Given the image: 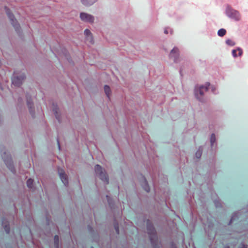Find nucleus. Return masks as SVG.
<instances>
[{
  "mask_svg": "<svg viewBox=\"0 0 248 248\" xmlns=\"http://www.w3.org/2000/svg\"><path fill=\"white\" fill-rule=\"evenodd\" d=\"M209 86L210 83L207 82L204 86L196 87L195 89V95L197 99L201 102L203 101L204 93L208 90Z\"/></svg>",
  "mask_w": 248,
  "mask_h": 248,
  "instance_id": "nucleus-1",
  "label": "nucleus"
},
{
  "mask_svg": "<svg viewBox=\"0 0 248 248\" xmlns=\"http://www.w3.org/2000/svg\"><path fill=\"white\" fill-rule=\"evenodd\" d=\"M226 14L227 16L235 21H239L241 19V15L239 12L232 9L230 6H227L226 8Z\"/></svg>",
  "mask_w": 248,
  "mask_h": 248,
  "instance_id": "nucleus-2",
  "label": "nucleus"
},
{
  "mask_svg": "<svg viewBox=\"0 0 248 248\" xmlns=\"http://www.w3.org/2000/svg\"><path fill=\"white\" fill-rule=\"evenodd\" d=\"M147 229L151 242L153 244L154 241L155 242L156 239L157 240V236L155 230L149 220L147 221Z\"/></svg>",
  "mask_w": 248,
  "mask_h": 248,
  "instance_id": "nucleus-3",
  "label": "nucleus"
},
{
  "mask_svg": "<svg viewBox=\"0 0 248 248\" xmlns=\"http://www.w3.org/2000/svg\"><path fill=\"white\" fill-rule=\"evenodd\" d=\"M95 172L97 175H98L100 179L103 181L108 184V178L104 170H103L102 167L99 165H96L95 166Z\"/></svg>",
  "mask_w": 248,
  "mask_h": 248,
  "instance_id": "nucleus-4",
  "label": "nucleus"
},
{
  "mask_svg": "<svg viewBox=\"0 0 248 248\" xmlns=\"http://www.w3.org/2000/svg\"><path fill=\"white\" fill-rule=\"evenodd\" d=\"M6 13L7 15L9 18L12 25L15 29L16 31L18 32L20 29L19 24L17 23L16 20L15 18L14 15L11 13L10 10L5 7Z\"/></svg>",
  "mask_w": 248,
  "mask_h": 248,
  "instance_id": "nucleus-5",
  "label": "nucleus"
},
{
  "mask_svg": "<svg viewBox=\"0 0 248 248\" xmlns=\"http://www.w3.org/2000/svg\"><path fill=\"white\" fill-rule=\"evenodd\" d=\"M5 155L6 153H4L3 155H2L3 161L9 170H10L12 172H14L15 171V169L13 165L11 157L8 155H7V156H5Z\"/></svg>",
  "mask_w": 248,
  "mask_h": 248,
  "instance_id": "nucleus-6",
  "label": "nucleus"
},
{
  "mask_svg": "<svg viewBox=\"0 0 248 248\" xmlns=\"http://www.w3.org/2000/svg\"><path fill=\"white\" fill-rule=\"evenodd\" d=\"M25 78L24 74H22L19 77L14 76L12 79V84L16 86L19 87L22 84V82Z\"/></svg>",
  "mask_w": 248,
  "mask_h": 248,
  "instance_id": "nucleus-7",
  "label": "nucleus"
},
{
  "mask_svg": "<svg viewBox=\"0 0 248 248\" xmlns=\"http://www.w3.org/2000/svg\"><path fill=\"white\" fill-rule=\"evenodd\" d=\"M80 17L82 21L85 22L93 23L94 20L93 16L85 13H81L80 15Z\"/></svg>",
  "mask_w": 248,
  "mask_h": 248,
  "instance_id": "nucleus-8",
  "label": "nucleus"
},
{
  "mask_svg": "<svg viewBox=\"0 0 248 248\" xmlns=\"http://www.w3.org/2000/svg\"><path fill=\"white\" fill-rule=\"evenodd\" d=\"M58 173L62 183L65 186H67L68 183V178L66 174H65L64 170L62 169L58 168Z\"/></svg>",
  "mask_w": 248,
  "mask_h": 248,
  "instance_id": "nucleus-9",
  "label": "nucleus"
},
{
  "mask_svg": "<svg viewBox=\"0 0 248 248\" xmlns=\"http://www.w3.org/2000/svg\"><path fill=\"white\" fill-rule=\"evenodd\" d=\"M179 49L177 47H174L170 53V56L174 58V62H177V58L179 56Z\"/></svg>",
  "mask_w": 248,
  "mask_h": 248,
  "instance_id": "nucleus-10",
  "label": "nucleus"
},
{
  "mask_svg": "<svg viewBox=\"0 0 248 248\" xmlns=\"http://www.w3.org/2000/svg\"><path fill=\"white\" fill-rule=\"evenodd\" d=\"M142 182L141 183V186L143 187V189L147 192L150 191V187L148 185L147 181L145 179L144 177H142Z\"/></svg>",
  "mask_w": 248,
  "mask_h": 248,
  "instance_id": "nucleus-11",
  "label": "nucleus"
},
{
  "mask_svg": "<svg viewBox=\"0 0 248 248\" xmlns=\"http://www.w3.org/2000/svg\"><path fill=\"white\" fill-rule=\"evenodd\" d=\"M97 0H81V3L85 6H88L94 3Z\"/></svg>",
  "mask_w": 248,
  "mask_h": 248,
  "instance_id": "nucleus-12",
  "label": "nucleus"
},
{
  "mask_svg": "<svg viewBox=\"0 0 248 248\" xmlns=\"http://www.w3.org/2000/svg\"><path fill=\"white\" fill-rule=\"evenodd\" d=\"M27 102L30 112L33 116V113L32 111V107L33 106V103L32 101H31L30 98L28 96H27Z\"/></svg>",
  "mask_w": 248,
  "mask_h": 248,
  "instance_id": "nucleus-13",
  "label": "nucleus"
},
{
  "mask_svg": "<svg viewBox=\"0 0 248 248\" xmlns=\"http://www.w3.org/2000/svg\"><path fill=\"white\" fill-rule=\"evenodd\" d=\"M84 34L86 36L87 38L88 39L90 40V42L91 43H93V37H92V33L88 29H86L84 31Z\"/></svg>",
  "mask_w": 248,
  "mask_h": 248,
  "instance_id": "nucleus-14",
  "label": "nucleus"
},
{
  "mask_svg": "<svg viewBox=\"0 0 248 248\" xmlns=\"http://www.w3.org/2000/svg\"><path fill=\"white\" fill-rule=\"evenodd\" d=\"M243 53V51L240 48L237 49H234L232 51V54L233 57H236L237 56H241Z\"/></svg>",
  "mask_w": 248,
  "mask_h": 248,
  "instance_id": "nucleus-15",
  "label": "nucleus"
},
{
  "mask_svg": "<svg viewBox=\"0 0 248 248\" xmlns=\"http://www.w3.org/2000/svg\"><path fill=\"white\" fill-rule=\"evenodd\" d=\"M104 91H105V93L106 95L109 99L110 94V93H111V91H110V89L108 85H105L104 86Z\"/></svg>",
  "mask_w": 248,
  "mask_h": 248,
  "instance_id": "nucleus-16",
  "label": "nucleus"
},
{
  "mask_svg": "<svg viewBox=\"0 0 248 248\" xmlns=\"http://www.w3.org/2000/svg\"><path fill=\"white\" fill-rule=\"evenodd\" d=\"M226 33V31L224 29H220L217 31V34L220 37L224 36Z\"/></svg>",
  "mask_w": 248,
  "mask_h": 248,
  "instance_id": "nucleus-17",
  "label": "nucleus"
},
{
  "mask_svg": "<svg viewBox=\"0 0 248 248\" xmlns=\"http://www.w3.org/2000/svg\"><path fill=\"white\" fill-rule=\"evenodd\" d=\"M33 180L31 179H29L27 182V185L30 188H31L33 187Z\"/></svg>",
  "mask_w": 248,
  "mask_h": 248,
  "instance_id": "nucleus-18",
  "label": "nucleus"
},
{
  "mask_svg": "<svg viewBox=\"0 0 248 248\" xmlns=\"http://www.w3.org/2000/svg\"><path fill=\"white\" fill-rule=\"evenodd\" d=\"M216 141V136L214 134H212L210 138V142L211 146L213 145L214 143Z\"/></svg>",
  "mask_w": 248,
  "mask_h": 248,
  "instance_id": "nucleus-19",
  "label": "nucleus"
},
{
  "mask_svg": "<svg viewBox=\"0 0 248 248\" xmlns=\"http://www.w3.org/2000/svg\"><path fill=\"white\" fill-rule=\"evenodd\" d=\"M54 244H55V245H56L57 247H58V244H59V236L57 235H56L54 236Z\"/></svg>",
  "mask_w": 248,
  "mask_h": 248,
  "instance_id": "nucleus-20",
  "label": "nucleus"
},
{
  "mask_svg": "<svg viewBox=\"0 0 248 248\" xmlns=\"http://www.w3.org/2000/svg\"><path fill=\"white\" fill-rule=\"evenodd\" d=\"M202 150L199 149L196 153L195 155L197 158H200L201 157V156H202Z\"/></svg>",
  "mask_w": 248,
  "mask_h": 248,
  "instance_id": "nucleus-21",
  "label": "nucleus"
},
{
  "mask_svg": "<svg viewBox=\"0 0 248 248\" xmlns=\"http://www.w3.org/2000/svg\"><path fill=\"white\" fill-rule=\"evenodd\" d=\"M114 228L115 229V231L117 234L119 233V225L118 224H116L114 225Z\"/></svg>",
  "mask_w": 248,
  "mask_h": 248,
  "instance_id": "nucleus-22",
  "label": "nucleus"
},
{
  "mask_svg": "<svg viewBox=\"0 0 248 248\" xmlns=\"http://www.w3.org/2000/svg\"><path fill=\"white\" fill-rule=\"evenodd\" d=\"M226 43L229 45L233 46L234 45V43L231 40H228L226 41Z\"/></svg>",
  "mask_w": 248,
  "mask_h": 248,
  "instance_id": "nucleus-23",
  "label": "nucleus"
},
{
  "mask_svg": "<svg viewBox=\"0 0 248 248\" xmlns=\"http://www.w3.org/2000/svg\"><path fill=\"white\" fill-rule=\"evenodd\" d=\"M107 200H108L109 205H110L111 204V200H110V197L108 196H107Z\"/></svg>",
  "mask_w": 248,
  "mask_h": 248,
  "instance_id": "nucleus-24",
  "label": "nucleus"
},
{
  "mask_svg": "<svg viewBox=\"0 0 248 248\" xmlns=\"http://www.w3.org/2000/svg\"><path fill=\"white\" fill-rule=\"evenodd\" d=\"M5 231L7 233H8L9 232V231H10V228L9 227H7V226H5Z\"/></svg>",
  "mask_w": 248,
  "mask_h": 248,
  "instance_id": "nucleus-25",
  "label": "nucleus"
},
{
  "mask_svg": "<svg viewBox=\"0 0 248 248\" xmlns=\"http://www.w3.org/2000/svg\"><path fill=\"white\" fill-rule=\"evenodd\" d=\"M54 111L55 112V116H56V118L59 120V118H58V112H57V108H55L54 109Z\"/></svg>",
  "mask_w": 248,
  "mask_h": 248,
  "instance_id": "nucleus-26",
  "label": "nucleus"
},
{
  "mask_svg": "<svg viewBox=\"0 0 248 248\" xmlns=\"http://www.w3.org/2000/svg\"><path fill=\"white\" fill-rule=\"evenodd\" d=\"M168 28H165V29H164V33H165V34H168V33H169V31H168Z\"/></svg>",
  "mask_w": 248,
  "mask_h": 248,
  "instance_id": "nucleus-27",
  "label": "nucleus"
},
{
  "mask_svg": "<svg viewBox=\"0 0 248 248\" xmlns=\"http://www.w3.org/2000/svg\"><path fill=\"white\" fill-rule=\"evenodd\" d=\"M57 143H58V146L59 149L60 150L61 146H60V144L58 140H57Z\"/></svg>",
  "mask_w": 248,
  "mask_h": 248,
  "instance_id": "nucleus-28",
  "label": "nucleus"
},
{
  "mask_svg": "<svg viewBox=\"0 0 248 248\" xmlns=\"http://www.w3.org/2000/svg\"><path fill=\"white\" fill-rule=\"evenodd\" d=\"M239 248H247L246 246L245 245H242Z\"/></svg>",
  "mask_w": 248,
  "mask_h": 248,
  "instance_id": "nucleus-29",
  "label": "nucleus"
},
{
  "mask_svg": "<svg viewBox=\"0 0 248 248\" xmlns=\"http://www.w3.org/2000/svg\"><path fill=\"white\" fill-rule=\"evenodd\" d=\"M232 221V218L231 219V220H230V223H231Z\"/></svg>",
  "mask_w": 248,
  "mask_h": 248,
  "instance_id": "nucleus-30",
  "label": "nucleus"
},
{
  "mask_svg": "<svg viewBox=\"0 0 248 248\" xmlns=\"http://www.w3.org/2000/svg\"><path fill=\"white\" fill-rule=\"evenodd\" d=\"M170 33H171V34H172V31L171 30H170Z\"/></svg>",
  "mask_w": 248,
  "mask_h": 248,
  "instance_id": "nucleus-31",
  "label": "nucleus"
},
{
  "mask_svg": "<svg viewBox=\"0 0 248 248\" xmlns=\"http://www.w3.org/2000/svg\"><path fill=\"white\" fill-rule=\"evenodd\" d=\"M91 248H94L93 247H91Z\"/></svg>",
  "mask_w": 248,
  "mask_h": 248,
  "instance_id": "nucleus-32",
  "label": "nucleus"
},
{
  "mask_svg": "<svg viewBox=\"0 0 248 248\" xmlns=\"http://www.w3.org/2000/svg\"><path fill=\"white\" fill-rule=\"evenodd\" d=\"M174 248H176V247H175Z\"/></svg>",
  "mask_w": 248,
  "mask_h": 248,
  "instance_id": "nucleus-33",
  "label": "nucleus"
}]
</instances>
